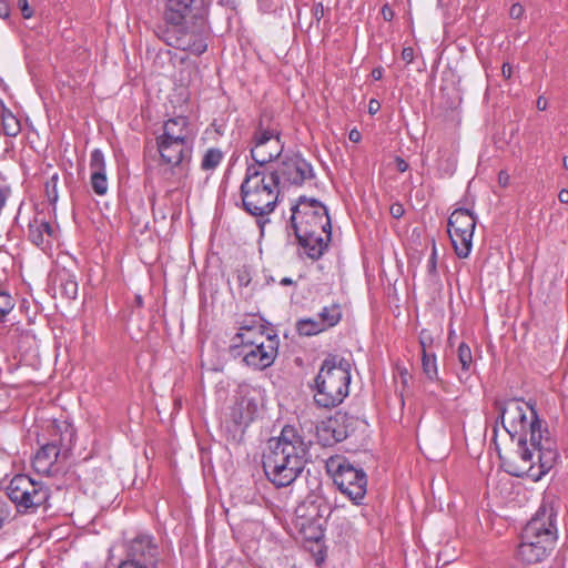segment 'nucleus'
<instances>
[{
  "mask_svg": "<svg viewBox=\"0 0 568 568\" xmlns=\"http://www.w3.org/2000/svg\"><path fill=\"white\" fill-rule=\"evenodd\" d=\"M495 407L498 410V419L508 435L511 438L529 436L530 445L539 450L542 469H551L558 459L557 444L546 424L538 417L535 407L519 399L496 402Z\"/></svg>",
  "mask_w": 568,
  "mask_h": 568,
  "instance_id": "f257e3e1",
  "label": "nucleus"
},
{
  "mask_svg": "<svg viewBox=\"0 0 568 568\" xmlns=\"http://www.w3.org/2000/svg\"><path fill=\"white\" fill-rule=\"evenodd\" d=\"M310 445L295 427L284 426L278 437L268 440V450L263 456L267 479L276 487L293 484L308 460Z\"/></svg>",
  "mask_w": 568,
  "mask_h": 568,
  "instance_id": "f03ea898",
  "label": "nucleus"
},
{
  "mask_svg": "<svg viewBox=\"0 0 568 568\" xmlns=\"http://www.w3.org/2000/svg\"><path fill=\"white\" fill-rule=\"evenodd\" d=\"M556 540V513L551 507L542 505L523 530L517 557L525 564L539 562L550 554Z\"/></svg>",
  "mask_w": 568,
  "mask_h": 568,
  "instance_id": "7ed1b4c3",
  "label": "nucleus"
},
{
  "mask_svg": "<svg viewBox=\"0 0 568 568\" xmlns=\"http://www.w3.org/2000/svg\"><path fill=\"white\" fill-rule=\"evenodd\" d=\"M277 175L262 170L261 166H247L241 183L240 193L243 209L251 215L264 217L271 214L278 200Z\"/></svg>",
  "mask_w": 568,
  "mask_h": 568,
  "instance_id": "20e7f679",
  "label": "nucleus"
},
{
  "mask_svg": "<svg viewBox=\"0 0 568 568\" xmlns=\"http://www.w3.org/2000/svg\"><path fill=\"white\" fill-rule=\"evenodd\" d=\"M351 362L339 355L327 356L315 378V403L324 408L339 405L348 395Z\"/></svg>",
  "mask_w": 568,
  "mask_h": 568,
  "instance_id": "39448f33",
  "label": "nucleus"
},
{
  "mask_svg": "<svg viewBox=\"0 0 568 568\" xmlns=\"http://www.w3.org/2000/svg\"><path fill=\"white\" fill-rule=\"evenodd\" d=\"M284 151L280 125L271 119L261 118L250 140V153L254 160L248 166L268 170V164L278 159Z\"/></svg>",
  "mask_w": 568,
  "mask_h": 568,
  "instance_id": "423d86ee",
  "label": "nucleus"
},
{
  "mask_svg": "<svg viewBox=\"0 0 568 568\" xmlns=\"http://www.w3.org/2000/svg\"><path fill=\"white\" fill-rule=\"evenodd\" d=\"M57 429L61 433L60 438L42 445L32 459V466L38 474L55 476L64 469L75 434L68 424H63V427L57 426Z\"/></svg>",
  "mask_w": 568,
  "mask_h": 568,
  "instance_id": "0eeeda50",
  "label": "nucleus"
},
{
  "mask_svg": "<svg viewBox=\"0 0 568 568\" xmlns=\"http://www.w3.org/2000/svg\"><path fill=\"white\" fill-rule=\"evenodd\" d=\"M291 211V227L294 234L305 236L316 232H327L326 240H331V219L327 209L321 202L301 196Z\"/></svg>",
  "mask_w": 568,
  "mask_h": 568,
  "instance_id": "6e6552de",
  "label": "nucleus"
},
{
  "mask_svg": "<svg viewBox=\"0 0 568 568\" xmlns=\"http://www.w3.org/2000/svg\"><path fill=\"white\" fill-rule=\"evenodd\" d=\"M326 470L333 477L341 493L355 504H359L366 495L367 476L363 469L355 467L341 455L331 456L326 460Z\"/></svg>",
  "mask_w": 568,
  "mask_h": 568,
  "instance_id": "1a4fd4ad",
  "label": "nucleus"
},
{
  "mask_svg": "<svg viewBox=\"0 0 568 568\" xmlns=\"http://www.w3.org/2000/svg\"><path fill=\"white\" fill-rule=\"evenodd\" d=\"M7 495L19 513L33 511L49 498V489L28 475H16L7 486Z\"/></svg>",
  "mask_w": 568,
  "mask_h": 568,
  "instance_id": "9d476101",
  "label": "nucleus"
},
{
  "mask_svg": "<svg viewBox=\"0 0 568 568\" xmlns=\"http://www.w3.org/2000/svg\"><path fill=\"white\" fill-rule=\"evenodd\" d=\"M506 471L516 477L528 476L534 480L540 479L550 469H542L539 460V450L535 449L528 437H519L517 449L510 458L504 459Z\"/></svg>",
  "mask_w": 568,
  "mask_h": 568,
  "instance_id": "9b49d317",
  "label": "nucleus"
},
{
  "mask_svg": "<svg viewBox=\"0 0 568 568\" xmlns=\"http://www.w3.org/2000/svg\"><path fill=\"white\" fill-rule=\"evenodd\" d=\"M448 235L456 255L459 258L469 256L473 247V236L476 217L467 209H456L448 219Z\"/></svg>",
  "mask_w": 568,
  "mask_h": 568,
  "instance_id": "f8f14e48",
  "label": "nucleus"
},
{
  "mask_svg": "<svg viewBox=\"0 0 568 568\" xmlns=\"http://www.w3.org/2000/svg\"><path fill=\"white\" fill-rule=\"evenodd\" d=\"M155 142L161 164L166 165L172 174L186 175L194 144L161 136H156Z\"/></svg>",
  "mask_w": 568,
  "mask_h": 568,
  "instance_id": "ddd939ff",
  "label": "nucleus"
},
{
  "mask_svg": "<svg viewBox=\"0 0 568 568\" xmlns=\"http://www.w3.org/2000/svg\"><path fill=\"white\" fill-rule=\"evenodd\" d=\"M125 560L135 565L150 568H162V555L160 546L155 542L153 536L149 534H139L126 542Z\"/></svg>",
  "mask_w": 568,
  "mask_h": 568,
  "instance_id": "4468645a",
  "label": "nucleus"
},
{
  "mask_svg": "<svg viewBox=\"0 0 568 568\" xmlns=\"http://www.w3.org/2000/svg\"><path fill=\"white\" fill-rule=\"evenodd\" d=\"M270 173L277 175V185H302L313 178L312 165L300 155L284 156L275 169L270 168Z\"/></svg>",
  "mask_w": 568,
  "mask_h": 568,
  "instance_id": "2eb2a0df",
  "label": "nucleus"
},
{
  "mask_svg": "<svg viewBox=\"0 0 568 568\" xmlns=\"http://www.w3.org/2000/svg\"><path fill=\"white\" fill-rule=\"evenodd\" d=\"M158 36L168 45L189 51L195 55L202 54L207 49L205 38L200 32L187 31L180 26H172V28L160 29Z\"/></svg>",
  "mask_w": 568,
  "mask_h": 568,
  "instance_id": "dca6fc26",
  "label": "nucleus"
},
{
  "mask_svg": "<svg viewBox=\"0 0 568 568\" xmlns=\"http://www.w3.org/2000/svg\"><path fill=\"white\" fill-rule=\"evenodd\" d=\"M278 341L276 337L267 342H258L250 345L247 348H240L235 356H241L246 366L263 371L270 367L277 356Z\"/></svg>",
  "mask_w": 568,
  "mask_h": 568,
  "instance_id": "f3484780",
  "label": "nucleus"
},
{
  "mask_svg": "<svg viewBox=\"0 0 568 568\" xmlns=\"http://www.w3.org/2000/svg\"><path fill=\"white\" fill-rule=\"evenodd\" d=\"M158 136L194 144L196 131L191 124L189 118L184 115H176L168 119L163 123V132Z\"/></svg>",
  "mask_w": 568,
  "mask_h": 568,
  "instance_id": "a211bd4d",
  "label": "nucleus"
},
{
  "mask_svg": "<svg viewBox=\"0 0 568 568\" xmlns=\"http://www.w3.org/2000/svg\"><path fill=\"white\" fill-rule=\"evenodd\" d=\"M91 186L98 195H104L108 191L105 173V160L101 150L94 149L90 156Z\"/></svg>",
  "mask_w": 568,
  "mask_h": 568,
  "instance_id": "6ab92c4d",
  "label": "nucleus"
},
{
  "mask_svg": "<svg viewBox=\"0 0 568 568\" xmlns=\"http://www.w3.org/2000/svg\"><path fill=\"white\" fill-rule=\"evenodd\" d=\"M255 412L256 404L254 400L240 393L230 407L229 417L235 425H246L253 420Z\"/></svg>",
  "mask_w": 568,
  "mask_h": 568,
  "instance_id": "aec40b11",
  "label": "nucleus"
},
{
  "mask_svg": "<svg viewBox=\"0 0 568 568\" xmlns=\"http://www.w3.org/2000/svg\"><path fill=\"white\" fill-rule=\"evenodd\" d=\"M164 20L171 26L183 24L194 0H163Z\"/></svg>",
  "mask_w": 568,
  "mask_h": 568,
  "instance_id": "412c9836",
  "label": "nucleus"
},
{
  "mask_svg": "<svg viewBox=\"0 0 568 568\" xmlns=\"http://www.w3.org/2000/svg\"><path fill=\"white\" fill-rule=\"evenodd\" d=\"M326 233L327 232H316L305 236L303 234H295V236L298 244L305 250L307 256L312 260H317L327 247L328 241L326 240Z\"/></svg>",
  "mask_w": 568,
  "mask_h": 568,
  "instance_id": "4be33fe9",
  "label": "nucleus"
},
{
  "mask_svg": "<svg viewBox=\"0 0 568 568\" xmlns=\"http://www.w3.org/2000/svg\"><path fill=\"white\" fill-rule=\"evenodd\" d=\"M274 337H276L274 335ZM273 338L272 335L265 334L264 327H253L252 331H243L237 332L232 338V351L236 353L240 348H247L251 343L252 345L258 342H267V339Z\"/></svg>",
  "mask_w": 568,
  "mask_h": 568,
  "instance_id": "5701e85b",
  "label": "nucleus"
},
{
  "mask_svg": "<svg viewBox=\"0 0 568 568\" xmlns=\"http://www.w3.org/2000/svg\"><path fill=\"white\" fill-rule=\"evenodd\" d=\"M335 424V422L329 420L317 427V437L323 446H331L346 438V432L337 429Z\"/></svg>",
  "mask_w": 568,
  "mask_h": 568,
  "instance_id": "b1692460",
  "label": "nucleus"
},
{
  "mask_svg": "<svg viewBox=\"0 0 568 568\" xmlns=\"http://www.w3.org/2000/svg\"><path fill=\"white\" fill-rule=\"evenodd\" d=\"M57 291L60 293L62 297L68 300H74L78 295V282L74 276L69 274L68 272H62L58 274L57 277Z\"/></svg>",
  "mask_w": 568,
  "mask_h": 568,
  "instance_id": "393cba45",
  "label": "nucleus"
},
{
  "mask_svg": "<svg viewBox=\"0 0 568 568\" xmlns=\"http://www.w3.org/2000/svg\"><path fill=\"white\" fill-rule=\"evenodd\" d=\"M342 318V311L338 304L324 306L318 314V320L324 329L331 328L338 324Z\"/></svg>",
  "mask_w": 568,
  "mask_h": 568,
  "instance_id": "a878e982",
  "label": "nucleus"
},
{
  "mask_svg": "<svg viewBox=\"0 0 568 568\" xmlns=\"http://www.w3.org/2000/svg\"><path fill=\"white\" fill-rule=\"evenodd\" d=\"M44 235L50 237L52 235V226L44 221L38 222L36 221L33 224H30L29 227V239L36 245H42L44 243Z\"/></svg>",
  "mask_w": 568,
  "mask_h": 568,
  "instance_id": "bb28decb",
  "label": "nucleus"
},
{
  "mask_svg": "<svg viewBox=\"0 0 568 568\" xmlns=\"http://www.w3.org/2000/svg\"><path fill=\"white\" fill-rule=\"evenodd\" d=\"M423 355H422V366L423 372L429 381H436L438 378L437 363L436 356L434 354H428L426 352V344L424 341H420Z\"/></svg>",
  "mask_w": 568,
  "mask_h": 568,
  "instance_id": "cd10ccee",
  "label": "nucleus"
},
{
  "mask_svg": "<svg viewBox=\"0 0 568 568\" xmlns=\"http://www.w3.org/2000/svg\"><path fill=\"white\" fill-rule=\"evenodd\" d=\"M223 152L216 148H210L203 154L201 169L203 171H214L223 160Z\"/></svg>",
  "mask_w": 568,
  "mask_h": 568,
  "instance_id": "c85d7f7f",
  "label": "nucleus"
},
{
  "mask_svg": "<svg viewBox=\"0 0 568 568\" xmlns=\"http://www.w3.org/2000/svg\"><path fill=\"white\" fill-rule=\"evenodd\" d=\"M297 331L300 335L312 336L325 329L321 324L320 320L303 318L297 322Z\"/></svg>",
  "mask_w": 568,
  "mask_h": 568,
  "instance_id": "c756f323",
  "label": "nucleus"
},
{
  "mask_svg": "<svg viewBox=\"0 0 568 568\" xmlns=\"http://www.w3.org/2000/svg\"><path fill=\"white\" fill-rule=\"evenodd\" d=\"M2 125L3 131L8 136H17L21 129L19 120L11 113L3 114Z\"/></svg>",
  "mask_w": 568,
  "mask_h": 568,
  "instance_id": "7c9ffc66",
  "label": "nucleus"
},
{
  "mask_svg": "<svg viewBox=\"0 0 568 568\" xmlns=\"http://www.w3.org/2000/svg\"><path fill=\"white\" fill-rule=\"evenodd\" d=\"M458 359L462 365V371L464 373H467L473 363V355H471L470 347L465 343H462L458 346Z\"/></svg>",
  "mask_w": 568,
  "mask_h": 568,
  "instance_id": "2f4dec72",
  "label": "nucleus"
},
{
  "mask_svg": "<svg viewBox=\"0 0 568 568\" xmlns=\"http://www.w3.org/2000/svg\"><path fill=\"white\" fill-rule=\"evenodd\" d=\"M14 307V300L10 293L0 286V315L4 316L9 314Z\"/></svg>",
  "mask_w": 568,
  "mask_h": 568,
  "instance_id": "473e14b6",
  "label": "nucleus"
},
{
  "mask_svg": "<svg viewBox=\"0 0 568 568\" xmlns=\"http://www.w3.org/2000/svg\"><path fill=\"white\" fill-rule=\"evenodd\" d=\"M58 180H59V176L57 173H54L50 178V180L45 183L47 194H48L49 199L53 202H55L58 199V193H57Z\"/></svg>",
  "mask_w": 568,
  "mask_h": 568,
  "instance_id": "72a5a7b5",
  "label": "nucleus"
},
{
  "mask_svg": "<svg viewBox=\"0 0 568 568\" xmlns=\"http://www.w3.org/2000/svg\"><path fill=\"white\" fill-rule=\"evenodd\" d=\"M253 327H264L260 320L256 318V317H247V318H244L242 320L240 323H239V331L237 332H243V331H252Z\"/></svg>",
  "mask_w": 568,
  "mask_h": 568,
  "instance_id": "f704fd0d",
  "label": "nucleus"
},
{
  "mask_svg": "<svg viewBox=\"0 0 568 568\" xmlns=\"http://www.w3.org/2000/svg\"><path fill=\"white\" fill-rule=\"evenodd\" d=\"M10 516H11L10 505L4 499H0V529L10 519Z\"/></svg>",
  "mask_w": 568,
  "mask_h": 568,
  "instance_id": "c9c22d12",
  "label": "nucleus"
},
{
  "mask_svg": "<svg viewBox=\"0 0 568 568\" xmlns=\"http://www.w3.org/2000/svg\"><path fill=\"white\" fill-rule=\"evenodd\" d=\"M17 6L20 9L24 19H30L32 17L33 11L29 7L28 0H17Z\"/></svg>",
  "mask_w": 568,
  "mask_h": 568,
  "instance_id": "e433bc0d",
  "label": "nucleus"
},
{
  "mask_svg": "<svg viewBox=\"0 0 568 568\" xmlns=\"http://www.w3.org/2000/svg\"><path fill=\"white\" fill-rule=\"evenodd\" d=\"M402 59L407 63H412L414 61V49L410 47L404 48L402 51Z\"/></svg>",
  "mask_w": 568,
  "mask_h": 568,
  "instance_id": "4c0bfd02",
  "label": "nucleus"
},
{
  "mask_svg": "<svg viewBox=\"0 0 568 568\" xmlns=\"http://www.w3.org/2000/svg\"><path fill=\"white\" fill-rule=\"evenodd\" d=\"M395 165H396L397 171L400 172V173L406 172L408 170V168H409L408 163L404 159H402L399 156H397L395 159Z\"/></svg>",
  "mask_w": 568,
  "mask_h": 568,
  "instance_id": "58836bf2",
  "label": "nucleus"
},
{
  "mask_svg": "<svg viewBox=\"0 0 568 568\" xmlns=\"http://www.w3.org/2000/svg\"><path fill=\"white\" fill-rule=\"evenodd\" d=\"M390 214H392V216H393V217H395V219H399L400 216H403V214H404V207L402 206V204H398V203L393 204V205L390 206Z\"/></svg>",
  "mask_w": 568,
  "mask_h": 568,
  "instance_id": "ea45409f",
  "label": "nucleus"
},
{
  "mask_svg": "<svg viewBox=\"0 0 568 568\" xmlns=\"http://www.w3.org/2000/svg\"><path fill=\"white\" fill-rule=\"evenodd\" d=\"M382 16H383L384 20H386V21H390L393 19L394 12L388 4H385L382 8Z\"/></svg>",
  "mask_w": 568,
  "mask_h": 568,
  "instance_id": "a19ab883",
  "label": "nucleus"
},
{
  "mask_svg": "<svg viewBox=\"0 0 568 568\" xmlns=\"http://www.w3.org/2000/svg\"><path fill=\"white\" fill-rule=\"evenodd\" d=\"M524 12V9L520 4H514L511 8H510V16L511 18H515V19H518L521 17Z\"/></svg>",
  "mask_w": 568,
  "mask_h": 568,
  "instance_id": "79ce46f5",
  "label": "nucleus"
},
{
  "mask_svg": "<svg viewBox=\"0 0 568 568\" xmlns=\"http://www.w3.org/2000/svg\"><path fill=\"white\" fill-rule=\"evenodd\" d=\"M9 6L4 2H0V18L7 19L9 17Z\"/></svg>",
  "mask_w": 568,
  "mask_h": 568,
  "instance_id": "37998d69",
  "label": "nucleus"
},
{
  "mask_svg": "<svg viewBox=\"0 0 568 568\" xmlns=\"http://www.w3.org/2000/svg\"><path fill=\"white\" fill-rule=\"evenodd\" d=\"M498 182L499 184H501L503 186H506L509 182V175L507 172L505 171H500L499 174H498Z\"/></svg>",
  "mask_w": 568,
  "mask_h": 568,
  "instance_id": "c03bdc74",
  "label": "nucleus"
},
{
  "mask_svg": "<svg viewBox=\"0 0 568 568\" xmlns=\"http://www.w3.org/2000/svg\"><path fill=\"white\" fill-rule=\"evenodd\" d=\"M379 110V103L377 100L372 99L368 104V112L375 114Z\"/></svg>",
  "mask_w": 568,
  "mask_h": 568,
  "instance_id": "a18cd8bd",
  "label": "nucleus"
},
{
  "mask_svg": "<svg viewBox=\"0 0 568 568\" xmlns=\"http://www.w3.org/2000/svg\"><path fill=\"white\" fill-rule=\"evenodd\" d=\"M511 72H513L511 65L509 63H504L501 67V73H503L504 78L509 79L511 77Z\"/></svg>",
  "mask_w": 568,
  "mask_h": 568,
  "instance_id": "49530a36",
  "label": "nucleus"
},
{
  "mask_svg": "<svg viewBox=\"0 0 568 568\" xmlns=\"http://www.w3.org/2000/svg\"><path fill=\"white\" fill-rule=\"evenodd\" d=\"M384 70L383 68L378 67L373 69L372 71V78L376 81L381 80L383 78Z\"/></svg>",
  "mask_w": 568,
  "mask_h": 568,
  "instance_id": "de8ad7c7",
  "label": "nucleus"
},
{
  "mask_svg": "<svg viewBox=\"0 0 568 568\" xmlns=\"http://www.w3.org/2000/svg\"><path fill=\"white\" fill-rule=\"evenodd\" d=\"M558 200L560 203L568 204V190L562 189L558 194Z\"/></svg>",
  "mask_w": 568,
  "mask_h": 568,
  "instance_id": "09e8293b",
  "label": "nucleus"
},
{
  "mask_svg": "<svg viewBox=\"0 0 568 568\" xmlns=\"http://www.w3.org/2000/svg\"><path fill=\"white\" fill-rule=\"evenodd\" d=\"M361 139V133L357 130H352L349 132V140L353 142H358Z\"/></svg>",
  "mask_w": 568,
  "mask_h": 568,
  "instance_id": "8fccbe9b",
  "label": "nucleus"
},
{
  "mask_svg": "<svg viewBox=\"0 0 568 568\" xmlns=\"http://www.w3.org/2000/svg\"><path fill=\"white\" fill-rule=\"evenodd\" d=\"M537 108L539 110H545L547 108V101L542 98H538L537 100Z\"/></svg>",
  "mask_w": 568,
  "mask_h": 568,
  "instance_id": "3c124183",
  "label": "nucleus"
},
{
  "mask_svg": "<svg viewBox=\"0 0 568 568\" xmlns=\"http://www.w3.org/2000/svg\"><path fill=\"white\" fill-rule=\"evenodd\" d=\"M281 284H282V285H291V284H293V281H292V278H290V277H283V278L281 280Z\"/></svg>",
  "mask_w": 568,
  "mask_h": 568,
  "instance_id": "603ef678",
  "label": "nucleus"
},
{
  "mask_svg": "<svg viewBox=\"0 0 568 568\" xmlns=\"http://www.w3.org/2000/svg\"><path fill=\"white\" fill-rule=\"evenodd\" d=\"M304 510H305L304 506L297 507V509H296L297 516L301 517V518L304 517Z\"/></svg>",
  "mask_w": 568,
  "mask_h": 568,
  "instance_id": "864d4df0",
  "label": "nucleus"
},
{
  "mask_svg": "<svg viewBox=\"0 0 568 568\" xmlns=\"http://www.w3.org/2000/svg\"><path fill=\"white\" fill-rule=\"evenodd\" d=\"M562 165H564V168H565L566 170H568V156H565V158L562 159Z\"/></svg>",
  "mask_w": 568,
  "mask_h": 568,
  "instance_id": "5fc2aeb1",
  "label": "nucleus"
},
{
  "mask_svg": "<svg viewBox=\"0 0 568 568\" xmlns=\"http://www.w3.org/2000/svg\"><path fill=\"white\" fill-rule=\"evenodd\" d=\"M321 536V532H314L310 536L311 539H317Z\"/></svg>",
  "mask_w": 568,
  "mask_h": 568,
  "instance_id": "6e6d98bb",
  "label": "nucleus"
},
{
  "mask_svg": "<svg viewBox=\"0 0 568 568\" xmlns=\"http://www.w3.org/2000/svg\"><path fill=\"white\" fill-rule=\"evenodd\" d=\"M135 300H136V304L139 306H142V297L140 295H138Z\"/></svg>",
  "mask_w": 568,
  "mask_h": 568,
  "instance_id": "4d7b16f0",
  "label": "nucleus"
},
{
  "mask_svg": "<svg viewBox=\"0 0 568 568\" xmlns=\"http://www.w3.org/2000/svg\"><path fill=\"white\" fill-rule=\"evenodd\" d=\"M298 525L301 526V528H302V529H305V527H306V521H305V520H302Z\"/></svg>",
  "mask_w": 568,
  "mask_h": 568,
  "instance_id": "13d9d810",
  "label": "nucleus"
}]
</instances>
